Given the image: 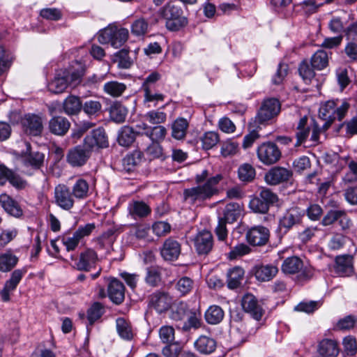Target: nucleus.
I'll return each instance as SVG.
<instances>
[{
  "instance_id": "1",
  "label": "nucleus",
  "mask_w": 357,
  "mask_h": 357,
  "mask_svg": "<svg viewBox=\"0 0 357 357\" xmlns=\"http://www.w3.org/2000/svg\"><path fill=\"white\" fill-rule=\"evenodd\" d=\"M222 176L217 174L211 177L202 185L185 189L183 197L186 202L192 205H199L204 201L210 199L217 192V184L221 181Z\"/></svg>"
},
{
  "instance_id": "2",
  "label": "nucleus",
  "mask_w": 357,
  "mask_h": 357,
  "mask_svg": "<svg viewBox=\"0 0 357 357\" xmlns=\"http://www.w3.org/2000/svg\"><path fill=\"white\" fill-rule=\"evenodd\" d=\"M160 14L165 20L167 29L172 31L179 30L188 23L178 1L168 2L160 10Z\"/></svg>"
},
{
  "instance_id": "3",
  "label": "nucleus",
  "mask_w": 357,
  "mask_h": 357,
  "mask_svg": "<svg viewBox=\"0 0 357 357\" xmlns=\"http://www.w3.org/2000/svg\"><path fill=\"white\" fill-rule=\"evenodd\" d=\"M349 102L345 100H329L325 102L319 109V116L331 124L333 121H342L349 109Z\"/></svg>"
},
{
  "instance_id": "4",
  "label": "nucleus",
  "mask_w": 357,
  "mask_h": 357,
  "mask_svg": "<svg viewBox=\"0 0 357 357\" xmlns=\"http://www.w3.org/2000/svg\"><path fill=\"white\" fill-rule=\"evenodd\" d=\"M128 35V30L126 28L108 26L99 32L98 41L101 44L110 43L112 47L119 48L126 42Z\"/></svg>"
},
{
  "instance_id": "5",
  "label": "nucleus",
  "mask_w": 357,
  "mask_h": 357,
  "mask_svg": "<svg viewBox=\"0 0 357 357\" xmlns=\"http://www.w3.org/2000/svg\"><path fill=\"white\" fill-rule=\"evenodd\" d=\"M26 151L22 157L23 166L22 173L26 176H33L36 171L39 170L43 165L45 155L43 153L31 151V144L25 143Z\"/></svg>"
},
{
  "instance_id": "6",
  "label": "nucleus",
  "mask_w": 357,
  "mask_h": 357,
  "mask_svg": "<svg viewBox=\"0 0 357 357\" xmlns=\"http://www.w3.org/2000/svg\"><path fill=\"white\" fill-rule=\"evenodd\" d=\"M280 108L281 105L278 99L274 98L265 99L255 117V121L263 123L272 119L280 113Z\"/></svg>"
},
{
  "instance_id": "7",
  "label": "nucleus",
  "mask_w": 357,
  "mask_h": 357,
  "mask_svg": "<svg viewBox=\"0 0 357 357\" xmlns=\"http://www.w3.org/2000/svg\"><path fill=\"white\" fill-rule=\"evenodd\" d=\"M257 154L259 160L266 165L276 163L282 153L278 146L273 142H265L258 146Z\"/></svg>"
},
{
  "instance_id": "8",
  "label": "nucleus",
  "mask_w": 357,
  "mask_h": 357,
  "mask_svg": "<svg viewBox=\"0 0 357 357\" xmlns=\"http://www.w3.org/2000/svg\"><path fill=\"white\" fill-rule=\"evenodd\" d=\"M304 215V211L298 207L288 209L279 220V232L285 234L293 226L299 224Z\"/></svg>"
},
{
  "instance_id": "9",
  "label": "nucleus",
  "mask_w": 357,
  "mask_h": 357,
  "mask_svg": "<svg viewBox=\"0 0 357 357\" xmlns=\"http://www.w3.org/2000/svg\"><path fill=\"white\" fill-rule=\"evenodd\" d=\"M91 155V152L83 144L70 149L67 153L66 160L70 166L80 167L86 163Z\"/></svg>"
},
{
  "instance_id": "10",
  "label": "nucleus",
  "mask_w": 357,
  "mask_h": 357,
  "mask_svg": "<svg viewBox=\"0 0 357 357\" xmlns=\"http://www.w3.org/2000/svg\"><path fill=\"white\" fill-rule=\"evenodd\" d=\"M72 260H75L73 267L80 271H90L96 267L98 261L97 253L92 249H86L82 252L78 259H74L71 257Z\"/></svg>"
},
{
  "instance_id": "11",
  "label": "nucleus",
  "mask_w": 357,
  "mask_h": 357,
  "mask_svg": "<svg viewBox=\"0 0 357 357\" xmlns=\"http://www.w3.org/2000/svg\"><path fill=\"white\" fill-rule=\"evenodd\" d=\"M241 305L243 310L250 314L252 317L259 321L261 319L264 310L261 302L252 294H246L241 300Z\"/></svg>"
},
{
  "instance_id": "12",
  "label": "nucleus",
  "mask_w": 357,
  "mask_h": 357,
  "mask_svg": "<svg viewBox=\"0 0 357 357\" xmlns=\"http://www.w3.org/2000/svg\"><path fill=\"white\" fill-rule=\"evenodd\" d=\"M84 144L92 153L96 149H103L108 146V139L102 128L93 130L84 141Z\"/></svg>"
},
{
  "instance_id": "13",
  "label": "nucleus",
  "mask_w": 357,
  "mask_h": 357,
  "mask_svg": "<svg viewBox=\"0 0 357 357\" xmlns=\"http://www.w3.org/2000/svg\"><path fill=\"white\" fill-rule=\"evenodd\" d=\"M172 301L173 299L169 294L164 291H155L149 296V306L160 314L170 308Z\"/></svg>"
},
{
  "instance_id": "14",
  "label": "nucleus",
  "mask_w": 357,
  "mask_h": 357,
  "mask_svg": "<svg viewBox=\"0 0 357 357\" xmlns=\"http://www.w3.org/2000/svg\"><path fill=\"white\" fill-rule=\"evenodd\" d=\"M74 196L72 191L63 184L58 185L54 189L56 204L64 210H70L74 205Z\"/></svg>"
},
{
  "instance_id": "15",
  "label": "nucleus",
  "mask_w": 357,
  "mask_h": 357,
  "mask_svg": "<svg viewBox=\"0 0 357 357\" xmlns=\"http://www.w3.org/2000/svg\"><path fill=\"white\" fill-rule=\"evenodd\" d=\"M270 237L268 228L259 225L250 228L246 233L248 242L254 246H262L267 243Z\"/></svg>"
},
{
  "instance_id": "16",
  "label": "nucleus",
  "mask_w": 357,
  "mask_h": 357,
  "mask_svg": "<svg viewBox=\"0 0 357 357\" xmlns=\"http://www.w3.org/2000/svg\"><path fill=\"white\" fill-rule=\"evenodd\" d=\"M23 131L28 135H40L43 129V120L38 115L28 114L22 119Z\"/></svg>"
},
{
  "instance_id": "17",
  "label": "nucleus",
  "mask_w": 357,
  "mask_h": 357,
  "mask_svg": "<svg viewBox=\"0 0 357 357\" xmlns=\"http://www.w3.org/2000/svg\"><path fill=\"white\" fill-rule=\"evenodd\" d=\"M26 272V269L24 268L16 269L12 273L10 279L5 282L3 288L0 291L1 298L3 302L10 301V294L16 289Z\"/></svg>"
},
{
  "instance_id": "18",
  "label": "nucleus",
  "mask_w": 357,
  "mask_h": 357,
  "mask_svg": "<svg viewBox=\"0 0 357 357\" xmlns=\"http://www.w3.org/2000/svg\"><path fill=\"white\" fill-rule=\"evenodd\" d=\"M195 246L199 255L208 254L213 248V240L211 233L206 230L199 232L195 238Z\"/></svg>"
},
{
  "instance_id": "19",
  "label": "nucleus",
  "mask_w": 357,
  "mask_h": 357,
  "mask_svg": "<svg viewBox=\"0 0 357 357\" xmlns=\"http://www.w3.org/2000/svg\"><path fill=\"white\" fill-rule=\"evenodd\" d=\"M180 254V243L172 238L166 239L160 249L162 257L166 261H174L178 259Z\"/></svg>"
},
{
  "instance_id": "20",
  "label": "nucleus",
  "mask_w": 357,
  "mask_h": 357,
  "mask_svg": "<svg viewBox=\"0 0 357 357\" xmlns=\"http://www.w3.org/2000/svg\"><path fill=\"white\" fill-rule=\"evenodd\" d=\"M291 170L284 167H275L271 169L265 175V181L271 185H277L289 180L291 176Z\"/></svg>"
},
{
  "instance_id": "21",
  "label": "nucleus",
  "mask_w": 357,
  "mask_h": 357,
  "mask_svg": "<svg viewBox=\"0 0 357 357\" xmlns=\"http://www.w3.org/2000/svg\"><path fill=\"white\" fill-rule=\"evenodd\" d=\"M69 71L67 70L58 72L54 79L48 83V90L53 93H61L68 85Z\"/></svg>"
},
{
  "instance_id": "22",
  "label": "nucleus",
  "mask_w": 357,
  "mask_h": 357,
  "mask_svg": "<svg viewBox=\"0 0 357 357\" xmlns=\"http://www.w3.org/2000/svg\"><path fill=\"white\" fill-rule=\"evenodd\" d=\"M107 293L113 303L120 304L124 301L125 287L119 280L112 279L108 284Z\"/></svg>"
},
{
  "instance_id": "23",
  "label": "nucleus",
  "mask_w": 357,
  "mask_h": 357,
  "mask_svg": "<svg viewBox=\"0 0 357 357\" xmlns=\"http://www.w3.org/2000/svg\"><path fill=\"white\" fill-rule=\"evenodd\" d=\"M278 268L272 264H262L255 266L253 273L258 281L266 282L271 280L278 273Z\"/></svg>"
},
{
  "instance_id": "24",
  "label": "nucleus",
  "mask_w": 357,
  "mask_h": 357,
  "mask_svg": "<svg viewBox=\"0 0 357 357\" xmlns=\"http://www.w3.org/2000/svg\"><path fill=\"white\" fill-rule=\"evenodd\" d=\"M335 273L340 276H349L353 271V257L351 255L338 256L335 259Z\"/></svg>"
},
{
  "instance_id": "25",
  "label": "nucleus",
  "mask_w": 357,
  "mask_h": 357,
  "mask_svg": "<svg viewBox=\"0 0 357 357\" xmlns=\"http://www.w3.org/2000/svg\"><path fill=\"white\" fill-rule=\"evenodd\" d=\"M0 204L9 215L17 218L22 216L23 211L22 208L19 204L9 195L6 194L1 195Z\"/></svg>"
},
{
  "instance_id": "26",
  "label": "nucleus",
  "mask_w": 357,
  "mask_h": 357,
  "mask_svg": "<svg viewBox=\"0 0 357 357\" xmlns=\"http://www.w3.org/2000/svg\"><path fill=\"white\" fill-rule=\"evenodd\" d=\"M70 123L63 116H54L49 122V128L52 133L56 135H64L70 128Z\"/></svg>"
},
{
  "instance_id": "27",
  "label": "nucleus",
  "mask_w": 357,
  "mask_h": 357,
  "mask_svg": "<svg viewBox=\"0 0 357 357\" xmlns=\"http://www.w3.org/2000/svg\"><path fill=\"white\" fill-rule=\"evenodd\" d=\"M195 347L200 354H210L216 348V341L207 335L199 336L194 343Z\"/></svg>"
},
{
  "instance_id": "28",
  "label": "nucleus",
  "mask_w": 357,
  "mask_h": 357,
  "mask_svg": "<svg viewBox=\"0 0 357 357\" xmlns=\"http://www.w3.org/2000/svg\"><path fill=\"white\" fill-rule=\"evenodd\" d=\"M245 271L240 266H235L229 269L227 276V287L230 289H234L240 287L244 278Z\"/></svg>"
},
{
  "instance_id": "29",
  "label": "nucleus",
  "mask_w": 357,
  "mask_h": 357,
  "mask_svg": "<svg viewBox=\"0 0 357 357\" xmlns=\"http://www.w3.org/2000/svg\"><path fill=\"white\" fill-rule=\"evenodd\" d=\"M73 195L77 199H85L90 195V185L89 182L79 178L76 180L72 187Z\"/></svg>"
},
{
  "instance_id": "30",
  "label": "nucleus",
  "mask_w": 357,
  "mask_h": 357,
  "mask_svg": "<svg viewBox=\"0 0 357 357\" xmlns=\"http://www.w3.org/2000/svg\"><path fill=\"white\" fill-rule=\"evenodd\" d=\"M303 262L298 257H287L282 264V271L285 274H296L303 270Z\"/></svg>"
},
{
  "instance_id": "31",
  "label": "nucleus",
  "mask_w": 357,
  "mask_h": 357,
  "mask_svg": "<svg viewBox=\"0 0 357 357\" xmlns=\"http://www.w3.org/2000/svg\"><path fill=\"white\" fill-rule=\"evenodd\" d=\"M242 209L241 206L236 202L227 204L223 210V217L220 218L227 223H232L241 216Z\"/></svg>"
},
{
  "instance_id": "32",
  "label": "nucleus",
  "mask_w": 357,
  "mask_h": 357,
  "mask_svg": "<svg viewBox=\"0 0 357 357\" xmlns=\"http://www.w3.org/2000/svg\"><path fill=\"white\" fill-rule=\"evenodd\" d=\"M318 351L323 357H336L339 354L337 342L329 339L323 340L319 342Z\"/></svg>"
},
{
  "instance_id": "33",
  "label": "nucleus",
  "mask_w": 357,
  "mask_h": 357,
  "mask_svg": "<svg viewBox=\"0 0 357 357\" xmlns=\"http://www.w3.org/2000/svg\"><path fill=\"white\" fill-rule=\"evenodd\" d=\"M129 214L135 219L144 218L151 213L150 207L144 202L134 201L128 204Z\"/></svg>"
},
{
  "instance_id": "34",
  "label": "nucleus",
  "mask_w": 357,
  "mask_h": 357,
  "mask_svg": "<svg viewBox=\"0 0 357 357\" xmlns=\"http://www.w3.org/2000/svg\"><path fill=\"white\" fill-rule=\"evenodd\" d=\"M136 136L132 128L125 126L119 131L117 140L121 146L128 147L135 142Z\"/></svg>"
},
{
  "instance_id": "35",
  "label": "nucleus",
  "mask_w": 357,
  "mask_h": 357,
  "mask_svg": "<svg viewBox=\"0 0 357 357\" xmlns=\"http://www.w3.org/2000/svg\"><path fill=\"white\" fill-rule=\"evenodd\" d=\"M82 103L79 97L68 96L63 102V109L68 115L77 114L82 109Z\"/></svg>"
},
{
  "instance_id": "36",
  "label": "nucleus",
  "mask_w": 357,
  "mask_h": 357,
  "mask_svg": "<svg viewBox=\"0 0 357 357\" xmlns=\"http://www.w3.org/2000/svg\"><path fill=\"white\" fill-rule=\"evenodd\" d=\"M188 128V122L184 118L176 119L172 125V136L181 140L185 138Z\"/></svg>"
},
{
  "instance_id": "37",
  "label": "nucleus",
  "mask_w": 357,
  "mask_h": 357,
  "mask_svg": "<svg viewBox=\"0 0 357 357\" xmlns=\"http://www.w3.org/2000/svg\"><path fill=\"white\" fill-rule=\"evenodd\" d=\"M224 314L223 310L220 306L214 305L207 309L204 317L208 324L215 325L222 321Z\"/></svg>"
},
{
  "instance_id": "38",
  "label": "nucleus",
  "mask_w": 357,
  "mask_h": 357,
  "mask_svg": "<svg viewBox=\"0 0 357 357\" xmlns=\"http://www.w3.org/2000/svg\"><path fill=\"white\" fill-rule=\"evenodd\" d=\"M126 89L127 86L124 83L110 81L104 84L102 90L106 94L113 98H117L121 96Z\"/></svg>"
},
{
  "instance_id": "39",
  "label": "nucleus",
  "mask_w": 357,
  "mask_h": 357,
  "mask_svg": "<svg viewBox=\"0 0 357 357\" xmlns=\"http://www.w3.org/2000/svg\"><path fill=\"white\" fill-rule=\"evenodd\" d=\"M116 328L119 335L122 339L130 340L133 337V332L130 323L124 318L119 317L116 319Z\"/></svg>"
},
{
  "instance_id": "40",
  "label": "nucleus",
  "mask_w": 357,
  "mask_h": 357,
  "mask_svg": "<svg viewBox=\"0 0 357 357\" xmlns=\"http://www.w3.org/2000/svg\"><path fill=\"white\" fill-rule=\"evenodd\" d=\"M128 114V109L123 105L115 102L109 109V116L110 119L118 123H121L125 121Z\"/></svg>"
},
{
  "instance_id": "41",
  "label": "nucleus",
  "mask_w": 357,
  "mask_h": 357,
  "mask_svg": "<svg viewBox=\"0 0 357 357\" xmlns=\"http://www.w3.org/2000/svg\"><path fill=\"white\" fill-rule=\"evenodd\" d=\"M18 258L10 252L0 255V271L8 272L17 264Z\"/></svg>"
},
{
  "instance_id": "42",
  "label": "nucleus",
  "mask_w": 357,
  "mask_h": 357,
  "mask_svg": "<svg viewBox=\"0 0 357 357\" xmlns=\"http://www.w3.org/2000/svg\"><path fill=\"white\" fill-rule=\"evenodd\" d=\"M102 103L99 100H89L85 101L82 106L84 112L90 118L99 116L102 111Z\"/></svg>"
},
{
  "instance_id": "43",
  "label": "nucleus",
  "mask_w": 357,
  "mask_h": 357,
  "mask_svg": "<svg viewBox=\"0 0 357 357\" xmlns=\"http://www.w3.org/2000/svg\"><path fill=\"white\" fill-rule=\"evenodd\" d=\"M328 63V56L326 51L319 50L311 58L312 67L318 70L325 68Z\"/></svg>"
},
{
  "instance_id": "44",
  "label": "nucleus",
  "mask_w": 357,
  "mask_h": 357,
  "mask_svg": "<svg viewBox=\"0 0 357 357\" xmlns=\"http://www.w3.org/2000/svg\"><path fill=\"white\" fill-rule=\"evenodd\" d=\"M255 169L250 164L243 163L238 169V177L242 182H251L255 178Z\"/></svg>"
},
{
  "instance_id": "45",
  "label": "nucleus",
  "mask_w": 357,
  "mask_h": 357,
  "mask_svg": "<svg viewBox=\"0 0 357 357\" xmlns=\"http://www.w3.org/2000/svg\"><path fill=\"white\" fill-rule=\"evenodd\" d=\"M167 105H163L160 109L156 110H151L145 114V119L151 124H160L163 123L167 120V114L162 111Z\"/></svg>"
},
{
  "instance_id": "46",
  "label": "nucleus",
  "mask_w": 357,
  "mask_h": 357,
  "mask_svg": "<svg viewBox=\"0 0 357 357\" xmlns=\"http://www.w3.org/2000/svg\"><path fill=\"white\" fill-rule=\"evenodd\" d=\"M202 147L205 150L211 149L220 141L219 135L213 131L206 132L201 137Z\"/></svg>"
},
{
  "instance_id": "47",
  "label": "nucleus",
  "mask_w": 357,
  "mask_h": 357,
  "mask_svg": "<svg viewBox=\"0 0 357 357\" xmlns=\"http://www.w3.org/2000/svg\"><path fill=\"white\" fill-rule=\"evenodd\" d=\"M339 219H341L342 222H347V215L345 211L343 210H331L324 217L322 224L324 226H328L335 222L338 221Z\"/></svg>"
},
{
  "instance_id": "48",
  "label": "nucleus",
  "mask_w": 357,
  "mask_h": 357,
  "mask_svg": "<svg viewBox=\"0 0 357 357\" xmlns=\"http://www.w3.org/2000/svg\"><path fill=\"white\" fill-rule=\"evenodd\" d=\"M194 287L193 280L187 276L181 278L176 284V289L181 295L188 294Z\"/></svg>"
},
{
  "instance_id": "49",
  "label": "nucleus",
  "mask_w": 357,
  "mask_h": 357,
  "mask_svg": "<svg viewBox=\"0 0 357 357\" xmlns=\"http://www.w3.org/2000/svg\"><path fill=\"white\" fill-rule=\"evenodd\" d=\"M114 56L119 68L128 69L132 65L133 61L129 56L128 51L126 49H122L116 52Z\"/></svg>"
},
{
  "instance_id": "50",
  "label": "nucleus",
  "mask_w": 357,
  "mask_h": 357,
  "mask_svg": "<svg viewBox=\"0 0 357 357\" xmlns=\"http://www.w3.org/2000/svg\"><path fill=\"white\" fill-rule=\"evenodd\" d=\"M149 23L144 18H138L131 24V33L137 36H144L148 32Z\"/></svg>"
},
{
  "instance_id": "51",
  "label": "nucleus",
  "mask_w": 357,
  "mask_h": 357,
  "mask_svg": "<svg viewBox=\"0 0 357 357\" xmlns=\"http://www.w3.org/2000/svg\"><path fill=\"white\" fill-rule=\"evenodd\" d=\"M144 91V102H153L154 107H155L158 102L163 101L165 99V95L155 92L153 89L146 88L142 89Z\"/></svg>"
},
{
  "instance_id": "52",
  "label": "nucleus",
  "mask_w": 357,
  "mask_h": 357,
  "mask_svg": "<svg viewBox=\"0 0 357 357\" xmlns=\"http://www.w3.org/2000/svg\"><path fill=\"white\" fill-rule=\"evenodd\" d=\"M250 208L255 213H266L269 210V206L259 196L252 198L249 203Z\"/></svg>"
},
{
  "instance_id": "53",
  "label": "nucleus",
  "mask_w": 357,
  "mask_h": 357,
  "mask_svg": "<svg viewBox=\"0 0 357 357\" xmlns=\"http://www.w3.org/2000/svg\"><path fill=\"white\" fill-rule=\"evenodd\" d=\"M167 135V129L162 126H156L151 128L150 130L146 133L152 142H159L165 139Z\"/></svg>"
},
{
  "instance_id": "54",
  "label": "nucleus",
  "mask_w": 357,
  "mask_h": 357,
  "mask_svg": "<svg viewBox=\"0 0 357 357\" xmlns=\"http://www.w3.org/2000/svg\"><path fill=\"white\" fill-rule=\"evenodd\" d=\"M145 280L149 284L157 286L161 280L160 268L154 266L148 268Z\"/></svg>"
},
{
  "instance_id": "55",
  "label": "nucleus",
  "mask_w": 357,
  "mask_h": 357,
  "mask_svg": "<svg viewBox=\"0 0 357 357\" xmlns=\"http://www.w3.org/2000/svg\"><path fill=\"white\" fill-rule=\"evenodd\" d=\"M202 319L200 314L196 312H192L186 322H185L182 326V329L184 331H188L191 328L197 329L202 326Z\"/></svg>"
},
{
  "instance_id": "56",
  "label": "nucleus",
  "mask_w": 357,
  "mask_h": 357,
  "mask_svg": "<svg viewBox=\"0 0 357 357\" xmlns=\"http://www.w3.org/2000/svg\"><path fill=\"white\" fill-rule=\"evenodd\" d=\"M8 175L7 181L15 189L19 190H24L28 186L27 181L12 170Z\"/></svg>"
},
{
  "instance_id": "57",
  "label": "nucleus",
  "mask_w": 357,
  "mask_h": 357,
  "mask_svg": "<svg viewBox=\"0 0 357 357\" xmlns=\"http://www.w3.org/2000/svg\"><path fill=\"white\" fill-rule=\"evenodd\" d=\"M188 311L186 303L181 302L172 310L170 318L174 321H180L185 318Z\"/></svg>"
},
{
  "instance_id": "58",
  "label": "nucleus",
  "mask_w": 357,
  "mask_h": 357,
  "mask_svg": "<svg viewBox=\"0 0 357 357\" xmlns=\"http://www.w3.org/2000/svg\"><path fill=\"white\" fill-rule=\"evenodd\" d=\"M103 314L102 306L99 303H93L87 311V318L90 324H93Z\"/></svg>"
},
{
  "instance_id": "59",
  "label": "nucleus",
  "mask_w": 357,
  "mask_h": 357,
  "mask_svg": "<svg viewBox=\"0 0 357 357\" xmlns=\"http://www.w3.org/2000/svg\"><path fill=\"white\" fill-rule=\"evenodd\" d=\"M40 15L47 20L57 21L61 19L62 13L56 8H46L40 10Z\"/></svg>"
},
{
  "instance_id": "60",
  "label": "nucleus",
  "mask_w": 357,
  "mask_h": 357,
  "mask_svg": "<svg viewBox=\"0 0 357 357\" xmlns=\"http://www.w3.org/2000/svg\"><path fill=\"white\" fill-rule=\"evenodd\" d=\"M321 305V303L320 301L301 302L295 307L294 310L299 312L312 313L317 310Z\"/></svg>"
},
{
  "instance_id": "61",
  "label": "nucleus",
  "mask_w": 357,
  "mask_h": 357,
  "mask_svg": "<svg viewBox=\"0 0 357 357\" xmlns=\"http://www.w3.org/2000/svg\"><path fill=\"white\" fill-rule=\"evenodd\" d=\"M159 335L163 343H172L174 340V329L169 326H163L159 330Z\"/></svg>"
},
{
  "instance_id": "62",
  "label": "nucleus",
  "mask_w": 357,
  "mask_h": 357,
  "mask_svg": "<svg viewBox=\"0 0 357 357\" xmlns=\"http://www.w3.org/2000/svg\"><path fill=\"white\" fill-rule=\"evenodd\" d=\"M238 149V144L231 139L225 142L221 147V154L224 157L234 155Z\"/></svg>"
},
{
  "instance_id": "63",
  "label": "nucleus",
  "mask_w": 357,
  "mask_h": 357,
  "mask_svg": "<svg viewBox=\"0 0 357 357\" xmlns=\"http://www.w3.org/2000/svg\"><path fill=\"white\" fill-rule=\"evenodd\" d=\"M251 251L250 248L245 243H240L231 248L229 253V257L231 259H236L249 254Z\"/></svg>"
},
{
  "instance_id": "64",
  "label": "nucleus",
  "mask_w": 357,
  "mask_h": 357,
  "mask_svg": "<svg viewBox=\"0 0 357 357\" xmlns=\"http://www.w3.org/2000/svg\"><path fill=\"white\" fill-rule=\"evenodd\" d=\"M243 315L238 312H233L231 314V326L237 331L241 330L242 333H246V327L242 324Z\"/></svg>"
}]
</instances>
